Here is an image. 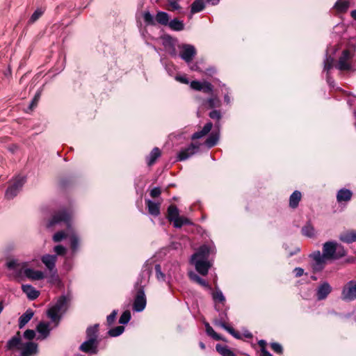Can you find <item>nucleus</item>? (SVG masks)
Returning a JSON list of instances; mask_svg holds the SVG:
<instances>
[{"instance_id":"nucleus-1","label":"nucleus","mask_w":356,"mask_h":356,"mask_svg":"<svg viewBox=\"0 0 356 356\" xmlns=\"http://www.w3.org/2000/svg\"><path fill=\"white\" fill-rule=\"evenodd\" d=\"M65 224L67 227V231H59L55 233L53 236L54 242H60L64 238L68 237L69 235L73 232L72 226V213L67 209H61L55 213L51 219L47 223V227L51 228L56 225Z\"/></svg>"},{"instance_id":"nucleus-2","label":"nucleus","mask_w":356,"mask_h":356,"mask_svg":"<svg viewBox=\"0 0 356 356\" xmlns=\"http://www.w3.org/2000/svg\"><path fill=\"white\" fill-rule=\"evenodd\" d=\"M145 266L143 274H140L135 284V289L136 291L134 298L132 309L136 312H143L147 305V298L145 293V287L149 280V270Z\"/></svg>"},{"instance_id":"nucleus-3","label":"nucleus","mask_w":356,"mask_h":356,"mask_svg":"<svg viewBox=\"0 0 356 356\" xmlns=\"http://www.w3.org/2000/svg\"><path fill=\"white\" fill-rule=\"evenodd\" d=\"M70 300L71 299L69 296L62 295L58 297L55 303L48 309L47 312V316L52 322L55 323L56 326L59 324L62 316L67 311Z\"/></svg>"},{"instance_id":"nucleus-4","label":"nucleus","mask_w":356,"mask_h":356,"mask_svg":"<svg viewBox=\"0 0 356 356\" xmlns=\"http://www.w3.org/2000/svg\"><path fill=\"white\" fill-rule=\"evenodd\" d=\"M356 51L355 45H350L343 49L339 57L337 62L334 61V67L339 71H352L353 58Z\"/></svg>"},{"instance_id":"nucleus-5","label":"nucleus","mask_w":356,"mask_h":356,"mask_svg":"<svg viewBox=\"0 0 356 356\" xmlns=\"http://www.w3.org/2000/svg\"><path fill=\"white\" fill-rule=\"evenodd\" d=\"M146 265L147 268L149 270V275H151L152 270L154 269L155 271V276L158 282H170V279L168 277L166 271L164 270L163 266H161L160 264L156 262L155 259L153 258L147 259L144 265L143 266L142 270L140 274L143 273L145 270Z\"/></svg>"},{"instance_id":"nucleus-6","label":"nucleus","mask_w":356,"mask_h":356,"mask_svg":"<svg viewBox=\"0 0 356 356\" xmlns=\"http://www.w3.org/2000/svg\"><path fill=\"white\" fill-rule=\"evenodd\" d=\"M6 268L12 273L8 275L11 279H20L24 276V270L26 268V264L20 262L17 259H8L6 263Z\"/></svg>"},{"instance_id":"nucleus-7","label":"nucleus","mask_w":356,"mask_h":356,"mask_svg":"<svg viewBox=\"0 0 356 356\" xmlns=\"http://www.w3.org/2000/svg\"><path fill=\"white\" fill-rule=\"evenodd\" d=\"M218 312V317L214 319L213 324L216 326L220 327L222 329L225 330L234 338L237 339H241V334L238 332H236L232 327L227 324V321L229 319L227 316V309H225L224 311L221 312L220 310Z\"/></svg>"},{"instance_id":"nucleus-8","label":"nucleus","mask_w":356,"mask_h":356,"mask_svg":"<svg viewBox=\"0 0 356 356\" xmlns=\"http://www.w3.org/2000/svg\"><path fill=\"white\" fill-rule=\"evenodd\" d=\"M338 50V47L336 46H330L327 48L325 58L323 61L324 68L323 70L327 72V83L333 86L332 83L334 81L329 76V71L334 67V61L336 51Z\"/></svg>"},{"instance_id":"nucleus-9","label":"nucleus","mask_w":356,"mask_h":356,"mask_svg":"<svg viewBox=\"0 0 356 356\" xmlns=\"http://www.w3.org/2000/svg\"><path fill=\"white\" fill-rule=\"evenodd\" d=\"M25 181L26 179L22 176H17L13 179L10 181V185L6 191V197L10 200L17 196L19 192L22 190Z\"/></svg>"},{"instance_id":"nucleus-10","label":"nucleus","mask_w":356,"mask_h":356,"mask_svg":"<svg viewBox=\"0 0 356 356\" xmlns=\"http://www.w3.org/2000/svg\"><path fill=\"white\" fill-rule=\"evenodd\" d=\"M178 50L179 56L188 64L192 62L197 54L195 47L190 44L181 43L178 45Z\"/></svg>"},{"instance_id":"nucleus-11","label":"nucleus","mask_w":356,"mask_h":356,"mask_svg":"<svg viewBox=\"0 0 356 356\" xmlns=\"http://www.w3.org/2000/svg\"><path fill=\"white\" fill-rule=\"evenodd\" d=\"M310 266L314 273L321 271L327 260L320 251H315L309 254Z\"/></svg>"},{"instance_id":"nucleus-12","label":"nucleus","mask_w":356,"mask_h":356,"mask_svg":"<svg viewBox=\"0 0 356 356\" xmlns=\"http://www.w3.org/2000/svg\"><path fill=\"white\" fill-rule=\"evenodd\" d=\"M341 298L342 300L350 302L356 299V282H348L342 289Z\"/></svg>"},{"instance_id":"nucleus-13","label":"nucleus","mask_w":356,"mask_h":356,"mask_svg":"<svg viewBox=\"0 0 356 356\" xmlns=\"http://www.w3.org/2000/svg\"><path fill=\"white\" fill-rule=\"evenodd\" d=\"M163 44L166 51L172 56L177 57L178 56L177 49L178 45H180L177 39L171 36H166L163 38Z\"/></svg>"},{"instance_id":"nucleus-14","label":"nucleus","mask_w":356,"mask_h":356,"mask_svg":"<svg viewBox=\"0 0 356 356\" xmlns=\"http://www.w3.org/2000/svg\"><path fill=\"white\" fill-rule=\"evenodd\" d=\"M200 149V145L191 143L187 147L181 149L177 154V161H185L196 154Z\"/></svg>"},{"instance_id":"nucleus-15","label":"nucleus","mask_w":356,"mask_h":356,"mask_svg":"<svg viewBox=\"0 0 356 356\" xmlns=\"http://www.w3.org/2000/svg\"><path fill=\"white\" fill-rule=\"evenodd\" d=\"M338 243L336 241H327L323 245V253H321L327 260L335 259L336 252L337 250Z\"/></svg>"},{"instance_id":"nucleus-16","label":"nucleus","mask_w":356,"mask_h":356,"mask_svg":"<svg viewBox=\"0 0 356 356\" xmlns=\"http://www.w3.org/2000/svg\"><path fill=\"white\" fill-rule=\"evenodd\" d=\"M211 295L214 302V307L217 312L221 310V307H224L226 302V299L223 295L222 291L218 288L216 287L215 290L211 289Z\"/></svg>"},{"instance_id":"nucleus-17","label":"nucleus","mask_w":356,"mask_h":356,"mask_svg":"<svg viewBox=\"0 0 356 356\" xmlns=\"http://www.w3.org/2000/svg\"><path fill=\"white\" fill-rule=\"evenodd\" d=\"M332 291V287L327 282H321L316 289V299L318 300L326 299Z\"/></svg>"},{"instance_id":"nucleus-18","label":"nucleus","mask_w":356,"mask_h":356,"mask_svg":"<svg viewBox=\"0 0 356 356\" xmlns=\"http://www.w3.org/2000/svg\"><path fill=\"white\" fill-rule=\"evenodd\" d=\"M40 260L42 263L45 266L47 269L52 273L54 275L56 274L57 270L56 268V263L57 261V256L46 254L41 257Z\"/></svg>"},{"instance_id":"nucleus-19","label":"nucleus","mask_w":356,"mask_h":356,"mask_svg":"<svg viewBox=\"0 0 356 356\" xmlns=\"http://www.w3.org/2000/svg\"><path fill=\"white\" fill-rule=\"evenodd\" d=\"M69 243L71 255L74 257L80 250L81 246V238L74 231L69 235Z\"/></svg>"},{"instance_id":"nucleus-20","label":"nucleus","mask_w":356,"mask_h":356,"mask_svg":"<svg viewBox=\"0 0 356 356\" xmlns=\"http://www.w3.org/2000/svg\"><path fill=\"white\" fill-rule=\"evenodd\" d=\"M191 262L195 266L196 270L203 276L207 275L211 266L209 261L191 259Z\"/></svg>"},{"instance_id":"nucleus-21","label":"nucleus","mask_w":356,"mask_h":356,"mask_svg":"<svg viewBox=\"0 0 356 356\" xmlns=\"http://www.w3.org/2000/svg\"><path fill=\"white\" fill-rule=\"evenodd\" d=\"M163 267L164 270L166 271L170 280L172 277H175L180 270L179 263L175 260L169 261L165 263Z\"/></svg>"},{"instance_id":"nucleus-22","label":"nucleus","mask_w":356,"mask_h":356,"mask_svg":"<svg viewBox=\"0 0 356 356\" xmlns=\"http://www.w3.org/2000/svg\"><path fill=\"white\" fill-rule=\"evenodd\" d=\"M99 341L86 340L79 346V350L89 354H97L98 352Z\"/></svg>"},{"instance_id":"nucleus-23","label":"nucleus","mask_w":356,"mask_h":356,"mask_svg":"<svg viewBox=\"0 0 356 356\" xmlns=\"http://www.w3.org/2000/svg\"><path fill=\"white\" fill-rule=\"evenodd\" d=\"M38 352V344L33 342L22 343L20 356H33Z\"/></svg>"},{"instance_id":"nucleus-24","label":"nucleus","mask_w":356,"mask_h":356,"mask_svg":"<svg viewBox=\"0 0 356 356\" xmlns=\"http://www.w3.org/2000/svg\"><path fill=\"white\" fill-rule=\"evenodd\" d=\"M36 330L39 334L37 337V339L44 340L49 336L51 329L50 328L49 323L45 322H40L37 325Z\"/></svg>"},{"instance_id":"nucleus-25","label":"nucleus","mask_w":356,"mask_h":356,"mask_svg":"<svg viewBox=\"0 0 356 356\" xmlns=\"http://www.w3.org/2000/svg\"><path fill=\"white\" fill-rule=\"evenodd\" d=\"M200 100L202 106H208L210 108H218L221 106V101L217 95H211V97L208 99H201L198 97H196Z\"/></svg>"},{"instance_id":"nucleus-26","label":"nucleus","mask_w":356,"mask_h":356,"mask_svg":"<svg viewBox=\"0 0 356 356\" xmlns=\"http://www.w3.org/2000/svg\"><path fill=\"white\" fill-rule=\"evenodd\" d=\"M339 238L341 242L347 244L356 242V229H348L341 232Z\"/></svg>"},{"instance_id":"nucleus-27","label":"nucleus","mask_w":356,"mask_h":356,"mask_svg":"<svg viewBox=\"0 0 356 356\" xmlns=\"http://www.w3.org/2000/svg\"><path fill=\"white\" fill-rule=\"evenodd\" d=\"M209 247L208 245H203L200 246L197 252L192 255L191 259L209 261Z\"/></svg>"},{"instance_id":"nucleus-28","label":"nucleus","mask_w":356,"mask_h":356,"mask_svg":"<svg viewBox=\"0 0 356 356\" xmlns=\"http://www.w3.org/2000/svg\"><path fill=\"white\" fill-rule=\"evenodd\" d=\"M99 325L96 323L93 325H90L87 327L86 330V340H90L92 341H99L98 340V334H99Z\"/></svg>"},{"instance_id":"nucleus-29","label":"nucleus","mask_w":356,"mask_h":356,"mask_svg":"<svg viewBox=\"0 0 356 356\" xmlns=\"http://www.w3.org/2000/svg\"><path fill=\"white\" fill-rule=\"evenodd\" d=\"M24 276L32 280H41L44 278V273L41 270L26 268L24 270Z\"/></svg>"},{"instance_id":"nucleus-30","label":"nucleus","mask_w":356,"mask_h":356,"mask_svg":"<svg viewBox=\"0 0 356 356\" xmlns=\"http://www.w3.org/2000/svg\"><path fill=\"white\" fill-rule=\"evenodd\" d=\"M22 346L20 332H18L16 335L10 339L6 343V348L13 350L15 348L21 349Z\"/></svg>"},{"instance_id":"nucleus-31","label":"nucleus","mask_w":356,"mask_h":356,"mask_svg":"<svg viewBox=\"0 0 356 356\" xmlns=\"http://www.w3.org/2000/svg\"><path fill=\"white\" fill-rule=\"evenodd\" d=\"M353 192L347 188H343L338 191L337 193V201L340 203L342 202H348L351 200Z\"/></svg>"},{"instance_id":"nucleus-32","label":"nucleus","mask_w":356,"mask_h":356,"mask_svg":"<svg viewBox=\"0 0 356 356\" xmlns=\"http://www.w3.org/2000/svg\"><path fill=\"white\" fill-rule=\"evenodd\" d=\"M22 290L27 296L28 298L31 300L36 299L40 295V292L30 284H23Z\"/></svg>"},{"instance_id":"nucleus-33","label":"nucleus","mask_w":356,"mask_h":356,"mask_svg":"<svg viewBox=\"0 0 356 356\" xmlns=\"http://www.w3.org/2000/svg\"><path fill=\"white\" fill-rule=\"evenodd\" d=\"M212 127L213 124L211 122H207L205 124L202 130L197 131L192 135L191 139L197 140L203 138L210 132Z\"/></svg>"},{"instance_id":"nucleus-34","label":"nucleus","mask_w":356,"mask_h":356,"mask_svg":"<svg viewBox=\"0 0 356 356\" xmlns=\"http://www.w3.org/2000/svg\"><path fill=\"white\" fill-rule=\"evenodd\" d=\"M145 204L149 214L154 216H158L160 214V204L154 202L150 200H145Z\"/></svg>"},{"instance_id":"nucleus-35","label":"nucleus","mask_w":356,"mask_h":356,"mask_svg":"<svg viewBox=\"0 0 356 356\" xmlns=\"http://www.w3.org/2000/svg\"><path fill=\"white\" fill-rule=\"evenodd\" d=\"M34 312L31 309H28L19 318V327L22 329L26 323L33 318Z\"/></svg>"},{"instance_id":"nucleus-36","label":"nucleus","mask_w":356,"mask_h":356,"mask_svg":"<svg viewBox=\"0 0 356 356\" xmlns=\"http://www.w3.org/2000/svg\"><path fill=\"white\" fill-rule=\"evenodd\" d=\"M301 233L303 236L308 238L316 236V229L310 222H307L301 229Z\"/></svg>"},{"instance_id":"nucleus-37","label":"nucleus","mask_w":356,"mask_h":356,"mask_svg":"<svg viewBox=\"0 0 356 356\" xmlns=\"http://www.w3.org/2000/svg\"><path fill=\"white\" fill-rule=\"evenodd\" d=\"M301 197L302 194L299 191H293L289 197V207L292 209L297 208L300 201L301 200Z\"/></svg>"},{"instance_id":"nucleus-38","label":"nucleus","mask_w":356,"mask_h":356,"mask_svg":"<svg viewBox=\"0 0 356 356\" xmlns=\"http://www.w3.org/2000/svg\"><path fill=\"white\" fill-rule=\"evenodd\" d=\"M160 156V149L158 147H154L146 158L147 165H152Z\"/></svg>"},{"instance_id":"nucleus-39","label":"nucleus","mask_w":356,"mask_h":356,"mask_svg":"<svg viewBox=\"0 0 356 356\" xmlns=\"http://www.w3.org/2000/svg\"><path fill=\"white\" fill-rule=\"evenodd\" d=\"M219 140V131L212 132L204 142L208 148H211L217 145Z\"/></svg>"},{"instance_id":"nucleus-40","label":"nucleus","mask_w":356,"mask_h":356,"mask_svg":"<svg viewBox=\"0 0 356 356\" xmlns=\"http://www.w3.org/2000/svg\"><path fill=\"white\" fill-rule=\"evenodd\" d=\"M189 277L193 281L197 282L200 286H203L204 288L209 291H211V286H210V284L207 281L201 278L199 275L191 273H189Z\"/></svg>"},{"instance_id":"nucleus-41","label":"nucleus","mask_w":356,"mask_h":356,"mask_svg":"<svg viewBox=\"0 0 356 356\" xmlns=\"http://www.w3.org/2000/svg\"><path fill=\"white\" fill-rule=\"evenodd\" d=\"M216 349L222 356H236L227 346L218 343L216 346Z\"/></svg>"},{"instance_id":"nucleus-42","label":"nucleus","mask_w":356,"mask_h":356,"mask_svg":"<svg viewBox=\"0 0 356 356\" xmlns=\"http://www.w3.org/2000/svg\"><path fill=\"white\" fill-rule=\"evenodd\" d=\"M350 6V3L347 0H338L334 8L339 13H345L348 10Z\"/></svg>"},{"instance_id":"nucleus-43","label":"nucleus","mask_w":356,"mask_h":356,"mask_svg":"<svg viewBox=\"0 0 356 356\" xmlns=\"http://www.w3.org/2000/svg\"><path fill=\"white\" fill-rule=\"evenodd\" d=\"M179 209L175 205H170L168 208V219L172 222L174 220L179 217Z\"/></svg>"},{"instance_id":"nucleus-44","label":"nucleus","mask_w":356,"mask_h":356,"mask_svg":"<svg viewBox=\"0 0 356 356\" xmlns=\"http://www.w3.org/2000/svg\"><path fill=\"white\" fill-rule=\"evenodd\" d=\"M155 20L160 24L168 25L169 24V15L167 13L159 11L157 13Z\"/></svg>"},{"instance_id":"nucleus-45","label":"nucleus","mask_w":356,"mask_h":356,"mask_svg":"<svg viewBox=\"0 0 356 356\" xmlns=\"http://www.w3.org/2000/svg\"><path fill=\"white\" fill-rule=\"evenodd\" d=\"M205 8V3L204 0H195L191 7V14H195L203 10Z\"/></svg>"},{"instance_id":"nucleus-46","label":"nucleus","mask_w":356,"mask_h":356,"mask_svg":"<svg viewBox=\"0 0 356 356\" xmlns=\"http://www.w3.org/2000/svg\"><path fill=\"white\" fill-rule=\"evenodd\" d=\"M168 26L172 30L175 31H180L184 29V22L177 18H175L169 22Z\"/></svg>"},{"instance_id":"nucleus-47","label":"nucleus","mask_w":356,"mask_h":356,"mask_svg":"<svg viewBox=\"0 0 356 356\" xmlns=\"http://www.w3.org/2000/svg\"><path fill=\"white\" fill-rule=\"evenodd\" d=\"M209 116L211 119L217 120L215 124V127L219 131L220 128V120L222 118V114L220 111L218 110H213L209 113Z\"/></svg>"},{"instance_id":"nucleus-48","label":"nucleus","mask_w":356,"mask_h":356,"mask_svg":"<svg viewBox=\"0 0 356 356\" xmlns=\"http://www.w3.org/2000/svg\"><path fill=\"white\" fill-rule=\"evenodd\" d=\"M172 222H173L174 227L176 228H181L184 225H191L192 224V222H191V220L188 218H187L186 217H183V216L178 217L177 218L174 220Z\"/></svg>"},{"instance_id":"nucleus-49","label":"nucleus","mask_w":356,"mask_h":356,"mask_svg":"<svg viewBox=\"0 0 356 356\" xmlns=\"http://www.w3.org/2000/svg\"><path fill=\"white\" fill-rule=\"evenodd\" d=\"M207 334L215 340H224L223 338L210 326L209 323H204Z\"/></svg>"},{"instance_id":"nucleus-50","label":"nucleus","mask_w":356,"mask_h":356,"mask_svg":"<svg viewBox=\"0 0 356 356\" xmlns=\"http://www.w3.org/2000/svg\"><path fill=\"white\" fill-rule=\"evenodd\" d=\"M124 331V327L122 325L117 326L108 331V334L111 337H116L121 335Z\"/></svg>"},{"instance_id":"nucleus-51","label":"nucleus","mask_w":356,"mask_h":356,"mask_svg":"<svg viewBox=\"0 0 356 356\" xmlns=\"http://www.w3.org/2000/svg\"><path fill=\"white\" fill-rule=\"evenodd\" d=\"M131 312L129 310L124 311L120 317L119 323L125 325L131 320Z\"/></svg>"},{"instance_id":"nucleus-52","label":"nucleus","mask_w":356,"mask_h":356,"mask_svg":"<svg viewBox=\"0 0 356 356\" xmlns=\"http://www.w3.org/2000/svg\"><path fill=\"white\" fill-rule=\"evenodd\" d=\"M143 19L147 25L155 24V18L149 11H145L143 13Z\"/></svg>"},{"instance_id":"nucleus-53","label":"nucleus","mask_w":356,"mask_h":356,"mask_svg":"<svg viewBox=\"0 0 356 356\" xmlns=\"http://www.w3.org/2000/svg\"><path fill=\"white\" fill-rule=\"evenodd\" d=\"M44 10L42 8H38L34 11L30 17L29 22L33 23L37 21L43 14Z\"/></svg>"},{"instance_id":"nucleus-54","label":"nucleus","mask_w":356,"mask_h":356,"mask_svg":"<svg viewBox=\"0 0 356 356\" xmlns=\"http://www.w3.org/2000/svg\"><path fill=\"white\" fill-rule=\"evenodd\" d=\"M118 314V310L114 309L111 314L106 317V324L108 326L112 325L115 321Z\"/></svg>"},{"instance_id":"nucleus-55","label":"nucleus","mask_w":356,"mask_h":356,"mask_svg":"<svg viewBox=\"0 0 356 356\" xmlns=\"http://www.w3.org/2000/svg\"><path fill=\"white\" fill-rule=\"evenodd\" d=\"M168 9L170 11H175L181 8L179 4L176 0H168Z\"/></svg>"},{"instance_id":"nucleus-56","label":"nucleus","mask_w":356,"mask_h":356,"mask_svg":"<svg viewBox=\"0 0 356 356\" xmlns=\"http://www.w3.org/2000/svg\"><path fill=\"white\" fill-rule=\"evenodd\" d=\"M202 88H203L201 91H203L204 92L209 95H213V86L211 83L207 81H204Z\"/></svg>"},{"instance_id":"nucleus-57","label":"nucleus","mask_w":356,"mask_h":356,"mask_svg":"<svg viewBox=\"0 0 356 356\" xmlns=\"http://www.w3.org/2000/svg\"><path fill=\"white\" fill-rule=\"evenodd\" d=\"M203 86V82L199 81H193L191 82L190 86L192 89L201 91Z\"/></svg>"},{"instance_id":"nucleus-58","label":"nucleus","mask_w":356,"mask_h":356,"mask_svg":"<svg viewBox=\"0 0 356 356\" xmlns=\"http://www.w3.org/2000/svg\"><path fill=\"white\" fill-rule=\"evenodd\" d=\"M270 347L272 350L277 354H282L283 353L282 346L277 342L271 343Z\"/></svg>"},{"instance_id":"nucleus-59","label":"nucleus","mask_w":356,"mask_h":356,"mask_svg":"<svg viewBox=\"0 0 356 356\" xmlns=\"http://www.w3.org/2000/svg\"><path fill=\"white\" fill-rule=\"evenodd\" d=\"M54 251L56 253L55 255L58 257V255H64L66 252V248L61 245H58L54 248Z\"/></svg>"},{"instance_id":"nucleus-60","label":"nucleus","mask_w":356,"mask_h":356,"mask_svg":"<svg viewBox=\"0 0 356 356\" xmlns=\"http://www.w3.org/2000/svg\"><path fill=\"white\" fill-rule=\"evenodd\" d=\"M35 337V332L33 330H26L24 332V337L28 340H31Z\"/></svg>"},{"instance_id":"nucleus-61","label":"nucleus","mask_w":356,"mask_h":356,"mask_svg":"<svg viewBox=\"0 0 356 356\" xmlns=\"http://www.w3.org/2000/svg\"><path fill=\"white\" fill-rule=\"evenodd\" d=\"M40 98V92H38L35 95L33 100L31 101V104L29 105V108L30 109H33L37 105Z\"/></svg>"},{"instance_id":"nucleus-62","label":"nucleus","mask_w":356,"mask_h":356,"mask_svg":"<svg viewBox=\"0 0 356 356\" xmlns=\"http://www.w3.org/2000/svg\"><path fill=\"white\" fill-rule=\"evenodd\" d=\"M346 254V250H344L343 247L338 243L337 250L336 252V257L337 259L342 257L345 256Z\"/></svg>"},{"instance_id":"nucleus-63","label":"nucleus","mask_w":356,"mask_h":356,"mask_svg":"<svg viewBox=\"0 0 356 356\" xmlns=\"http://www.w3.org/2000/svg\"><path fill=\"white\" fill-rule=\"evenodd\" d=\"M161 193V191L159 187H154L150 191V195L152 197H156L160 195Z\"/></svg>"},{"instance_id":"nucleus-64","label":"nucleus","mask_w":356,"mask_h":356,"mask_svg":"<svg viewBox=\"0 0 356 356\" xmlns=\"http://www.w3.org/2000/svg\"><path fill=\"white\" fill-rule=\"evenodd\" d=\"M293 272L296 277H300L304 274V269L300 267H296L293 269Z\"/></svg>"}]
</instances>
